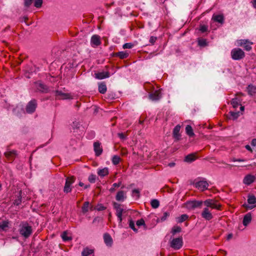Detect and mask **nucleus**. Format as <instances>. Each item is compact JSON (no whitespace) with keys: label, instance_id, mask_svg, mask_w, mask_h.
Listing matches in <instances>:
<instances>
[{"label":"nucleus","instance_id":"nucleus-1","mask_svg":"<svg viewBox=\"0 0 256 256\" xmlns=\"http://www.w3.org/2000/svg\"><path fill=\"white\" fill-rule=\"evenodd\" d=\"M18 232L24 238H28L32 233V226L26 222H22L19 225Z\"/></svg>","mask_w":256,"mask_h":256},{"label":"nucleus","instance_id":"nucleus-2","mask_svg":"<svg viewBox=\"0 0 256 256\" xmlns=\"http://www.w3.org/2000/svg\"><path fill=\"white\" fill-rule=\"evenodd\" d=\"M231 56L234 60H240L245 56L244 52L240 48H235L232 50Z\"/></svg>","mask_w":256,"mask_h":256},{"label":"nucleus","instance_id":"nucleus-3","mask_svg":"<svg viewBox=\"0 0 256 256\" xmlns=\"http://www.w3.org/2000/svg\"><path fill=\"white\" fill-rule=\"evenodd\" d=\"M248 204H244L243 206L248 210H252L256 208V198L253 194H249L248 196Z\"/></svg>","mask_w":256,"mask_h":256},{"label":"nucleus","instance_id":"nucleus-4","mask_svg":"<svg viewBox=\"0 0 256 256\" xmlns=\"http://www.w3.org/2000/svg\"><path fill=\"white\" fill-rule=\"evenodd\" d=\"M203 204L208 208L219 210L221 208V205L218 203L217 200L214 199H208L203 202Z\"/></svg>","mask_w":256,"mask_h":256},{"label":"nucleus","instance_id":"nucleus-5","mask_svg":"<svg viewBox=\"0 0 256 256\" xmlns=\"http://www.w3.org/2000/svg\"><path fill=\"white\" fill-rule=\"evenodd\" d=\"M182 238H173L170 243V247L174 250H178L180 249L182 246Z\"/></svg>","mask_w":256,"mask_h":256},{"label":"nucleus","instance_id":"nucleus-6","mask_svg":"<svg viewBox=\"0 0 256 256\" xmlns=\"http://www.w3.org/2000/svg\"><path fill=\"white\" fill-rule=\"evenodd\" d=\"M56 98L58 100H69L72 99V96L69 93H64L60 90L54 91Z\"/></svg>","mask_w":256,"mask_h":256},{"label":"nucleus","instance_id":"nucleus-7","mask_svg":"<svg viewBox=\"0 0 256 256\" xmlns=\"http://www.w3.org/2000/svg\"><path fill=\"white\" fill-rule=\"evenodd\" d=\"M37 102L36 100L33 99L27 104L26 108V112L28 114H32L35 112Z\"/></svg>","mask_w":256,"mask_h":256},{"label":"nucleus","instance_id":"nucleus-8","mask_svg":"<svg viewBox=\"0 0 256 256\" xmlns=\"http://www.w3.org/2000/svg\"><path fill=\"white\" fill-rule=\"evenodd\" d=\"M194 186L200 191H204L208 188L209 184L206 180H200L194 183Z\"/></svg>","mask_w":256,"mask_h":256},{"label":"nucleus","instance_id":"nucleus-9","mask_svg":"<svg viewBox=\"0 0 256 256\" xmlns=\"http://www.w3.org/2000/svg\"><path fill=\"white\" fill-rule=\"evenodd\" d=\"M114 207L116 210V215L118 218L119 222L121 223L122 220V213L124 212V210L122 208L120 204L116 202L114 203Z\"/></svg>","mask_w":256,"mask_h":256},{"label":"nucleus","instance_id":"nucleus-10","mask_svg":"<svg viewBox=\"0 0 256 256\" xmlns=\"http://www.w3.org/2000/svg\"><path fill=\"white\" fill-rule=\"evenodd\" d=\"M202 204V201L193 200L187 202H186L185 205L188 209L192 210L196 208L200 207Z\"/></svg>","mask_w":256,"mask_h":256},{"label":"nucleus","instance_id":"nucleus-11","mask_svg":"<svg viewBox=\"0 0 256 256\" xmlns=\"http://www.w3.org/2000/svg\"><path fill=\"white\" fill-rule=\"evenodd\" d=\"M74 182V176L69 177L66 178L64 188V192L68 193L71 192L72 188H70V186Z\"/></svg>","mask_w":256,"mask_h":256},{"label":"nucleus","instance_id":"nucleus-12","mask_svg":"<svg viewBox=\"0 0 256 256\" xmlns=\"http://www.w3.org/2000/svg\"><path fill=\"white\" fill-rule=\"evenodd\" d=\"M238 44L240 46H243L246 51H250L252 49L251 45L253 44L248 40H240L238 42Z\"/></svg>","mask_w":256,"mask_h":256},{"label":"nucleus","instance_id":"nucleus-13","mask_svg":"<svg viewBox=\"0 0 256 256\" xmlns=\"http://www.w3.org/2000/svg\"><path fill=\"white\" fill-rule=\"evenodd\" d=\"M162 98V93L160 90H156L149 94V98L152 100H158Z\"/></svg>","mask_w":256,"mask_h":256},{"label":"nucleus","instance_id":"nucleus-14","mask_svg":"<svg viewBox=\"0 0 256 256\" xmlns=\"http://www.w3.org/2000/svg\"><path fill=\"white\" fill-rule=\"evenodd\" d=\"M201 216L204 219L210 220L213 218L212 214L210 212V210L208 208H205L202 212Z\"/></svg>","mask_w":256,"mask_h":256},{"label":"nucleus","instance_id":"nucleus-15","mask_svg":"<svg viewBox=\"0 0 256 256\" xmlns=\"http://www.w3.org/2000/svg\"><path fill=\"white\" fill-rule=\"evenodd\" d=\"M94 149L96 156H100L102 152V148L101 146L100 142H94Z\"/></svg>","mask_w":256,"mask_h":256},{"label":"nucleus","instance_id":"nucleus-16","mask_svg":"<svg viewBox=\"0 0 256 256\" xmlns=\"http://www.w3.org/2000/svg\"><path fill=\"white\" fill-rule=\"evenodd\" d=\"M256 180V176L251 174L246 175L243 180V183L246 185H250Z\"/></svg>","mask_w":256,"mask_h":256},{"label":"nucleus","instance_id":"nucleus-17","mask_svg":"<svg viewBox=\"0 0 256 256\" xmlns=\"http://www.w3.org/2000/svg\"><path fill=\"white\" fill-rule=\"evenodd\" d=\"M91 44L93 46H97L100 44V38L98 35H94L91 38Z\"/></svg>","mask_w":256,"mask_h":256},{"label":"nucleus","instance_id":"nucleus-18","mask_svg":"<svg viewBox=\"0 0 256 256\" xmlns=\"http://www.w3.org/2000/svg\"><path fill=\"white\" fill-rule=\"evenodd\" d=\"M95 77L98 80H102L108 78L110 76V74L108 72H102L95 74Z\"/></svg>","mask_w":256,"mask_h":256},{"label":"nucleus","instance_id":"nucleus-19","mask_svg":"<svg viewBox=\"0 0 256 256\" xmlns=\"http://www.w3.org/2000/svg\"><path fill=\"white\" fill-rule=\"evenodd\" d=\"M180 126L178 124L176 125L173 130V136L177 140H180Z\"/></svg>","mask_w":256,"mask_h":256},{"label":"nucleus","instance_id":"nucleus-20","mask_svg":"<svg viewBox=\"0 0 256 256\" xmlns=\"http://www.w3.org/2000/svg\"><path fill=\"white\" fill-rule=\"evenodd\" d=\"M126 198V192L123 190H120L118 192L116 198L118 201L123 202Z\"/></svg>","mask_w":256,"mask_h":256},{"label":"nucleus","instance_id":"nucleus-21","mask_svg":"<svg viewBox=\"0 0 256 256\" xmlns=\"http://www.w3.org/2000/svg\"><path fill=\"white\" fill-rule=\"evenodd\" d=\"M252 214L250 213H248L244 215L242 221V224L244 226H247L252 221Z\"/></svg>","mask_w":256,"mask_h":256},{"label":"nucleus","instance_id":"nucleus-22","mask_svg":"<svg viewBox=\"0 0 256 256\" xmlns=\"http://www.w3.org/2000/svg\"><path fill=\"white\" fill-rule=\"evenodd\" d=\"M104 242L106 246H111L112 244V240L111 236L108 234L104 235Z\"/></svg>","mask_w":256,"mask_h":256},{"label":"nucleus","instance_id":"nucleus-23","mask_svg":"<svg viewBox=\"0 0 256 256\" xmlns=\"http://www.w3.org/2000/svg\"><path fill=\"white\" fill-rule=\"evenodd\" d=\"M9 226V222L7 220L0 222V231H6Z\"/></svg>","mask_w":256,"mask_h":256},{"label":"nucleus","instance_id":"nucleus-24","mask_svg":"<svg viewBox=\"0 0 256 256\" xmlns=\"http://www.w3.org/2000/svg\"><path fill=\"white\" fill-rule=\"evenodd\" d=\"M212 20L221 24L224 22V17L222 14L213 15Z\"/></svg>","mask_w":256,"mask_h":256},{"label":"nucleus","instance_id":"nucleus-25","mask_svg":"<svg viewBox=\"0 0 256 256\" xmlns=\"http://www.w3.org/2000/svg\"><path fill=\"white\" fill-rule=\"evenodd\" d=\"M196 157L194 154H188L185 157L184 160L188 162H191L196 160Z\"/></svg>","mask_w":256,"mask_h":256},{"label":"nucleus","instance_id":"nucleus-26","mask_svg":"<svg viewBox=\"0 0 256 256\" xmlns=\"http://www.w3.org/2000/svg\"><path fill=\"white\" fill-rule=\"evenodd\" d=\"M98 176L102 177L107 176L108 174V170L107 168H104L102 169L99 170L98 171Z\"/></svg>","mask_w":256,"mask_h":256},{"label":"nucleus","instance_id":"nucleus-27","mask_svg":"<svg viewBox=\"0 0 256 256\" xmlns=\"http://www.w3.org/2000/svg\"><path fill=\"white\" fill-rule=\"evenodd\" d=\"M247 90L250 95L252 96L256 94V86L249 85L247 88Z\"/></svg>","mask_w":256,"mask_h":256},{"label":"nucleus","instance_id":"nucleus-28","mask_svg":"<svg viewBox=\"0 0 256 256\" xmlns=\"http://www.w3.org/2000/svg\"><path fill=\"white\" fill-rule=\"evenodd\" d=\"M186 134L190 137H192L194 136L192 127L190 125H187L186 126Z\"/></svg>","mask_w":256,"mask_h":256},{"label":"nucleus","instance_id":"nucleus-29","mask_svg":"<svg viewBox=\"0 0 256 256\" xmlns=\"http://www.w3.org/2000/svg\"><path fill=\"white\" fill-rule=\"evenodd\" d=\"M98 91L100 94H104L106 92V86L104 82L100 83L98 84Z\"/></svg>","mask_w":256,"mask_h":256},{"label":"nucleus","instance_id":"nucleus-30","mask_svg":"<svg viewBox=\"0 0 256 256\" xmlns=\"http://www.w3.org/2000/svg\"><path fill=\"white\" fill-rule=\"evenodd\" d=\"M188 218V215L186 214H183L180 216L176 218V220L178 223H182L183 222L186 220Z\"/></svg>","mask_w":256,"mask_h":256},{"label":"nucleus","instance_id":"nucleus-31","mask_svg":"<svg viewBox=\"0 0 256 256\" xmlns=\"http://www.w3.org/2000/svg\"><path fill=\"white\" fill-rule=\"evenodd\" d=\"M4 155L8 158H12L16 156V151L14 150L8 151L4 153Z\"/></svg>","mask_w":256,"mask_h":256},{"label":"nucleus","instance_id":"nucleus-32","mask_svg":"<svg viewBox=\"0 0 256 256\" xmlns=\"http://www.w3.org/2000/svg\"><path fill=\"white\" fill-rule=\"evenodd\" d=\"M240 102V100L238 98H232L231 100L230 104L234 108H236L238 106Z\"/></svg>","mask_w":256,"mask_h":256},{"label":"nucleus","instance_id":"nucleus-33","mask_svg":"<svg viewBox=\"0 0 256 256\" xmlns=\"http://www.w3.org/2000/svg\"><path fill=\"white\" fill-rule=\"evenodd\" d=\"M115 55L121 59H124L128 57V54L126 52H120L116 53Z\"/></svg>","mask_w":256,"mask_h":256},{"label":"nucleus","instance_id":"nucleus-34","mask_svg":"<svg viewBox=\"0 0 256 256\" xmlns=\"http://www.w3.org/2000/svg\"><path fill=\"white\" fill-rule=\"evenodd\" d=\"M170 214L169 212H164L163 216L160 218L157 219L158 222H162L166 220V218L170 216Z\"/></svg>","mask_w":256,"mask_h":256},{"label":"nucleus","instance_id":"nucleus-35","mask_svg":"<svg viewBox=\"0 0 256 256\" xmlns=\"http://www.w3.org/2000/svg\"><path fill=\"white\" fill-rule=\"evenodd\" d=\"M37 88L40 92H48V88L44 84H38V87Z\"/></svg>","mask_w":256,"mask_h":256},{"label":"nucleus","instance_id":"nucleus-36","mask_svg":"<svg viewBox=\"0 0 256 256\" xmlns=\"http://www.w3.org/2000/svg\"><path fill=\"white\" fill-rule=\"evenodd\" d=\"M120 160H121V158H120V157L119 156L114 155L112 156V163L114 165H117L119 164Z\"/></svg>","mask_w":256,"mask_h":256},{"label":"nucleus","instance_id":"nucleus-37","mask_svg":"<svg viewBox=\"0 0 256 256\" xmlns=\"http://www.w3.org/2000/svg\"><path fill=\"white\" fill-rule=\"evenodd\" d=\"M182 230V228L180 226H174L172 229L171 232L172 235L174 236L176 234L180 232Z\"/></svg>","mask_w":256,"mask_h":256},{"label":"nucleus","instance_id":"nucleus-38","mask_svg":"<svg viewBox=\"0 0 256 256\" xmlns=\"http://www.w3.org/2000/svg\"><path fill=\"white\" fill-rule=\"evenodd\" d=\"M93 252V250L89 249L88 248H85L84 249L82 252V256H88Z\"/></svg>","mask_w":256,"mask_h":256},{"label":"nucleus","instance_id":"nucleus-39","mask_svg":"<svg viewBox=\"0 0 256 256\" xmlns=\"http://www.w3.org/2000/svg\"><path fill=\"white\" fill-rule=\"evenodd\" d=\"M151 206L154 208H158L160 206L159 201L156 199H153L150 202Z\"/></svg>","mask_w":256,"mask_h":256},{"label":"nucleus","instance_id":"nucleus-40","mask_svg":"<svg viewBox=\"0 0 256 256\" xmlns=\"http://www.w3.org/2000/svg\"><path fill=\"white\" fill-rule=\"evenodd\" d=\"M22 191L20 192L19 195L18 196L17 198L14 200V205L18 206L22 202V196H21Z\"/></svg>","mask_w":256,"mask_h":256},{"label":"nucleus","instance_id":"nucleus-41","mask_svg":"<svg viewBox=\"0 0 256 256\" xmlns=\"http://www.w3.org/2000/svg\"><path fill=\"white\" fill-rule=\"evenodd\" d=\"M62 238L64 242H67L72 240L71 237L68 236V233L64 232L62 234Z\"/></svg>","mask_w":256,"mask_h":256},{"label":"nucleus","instance_id":"nucleus-42","mask_svg":"<svg viewBox=\"0 0 256 256\" xmlns=\"http://www.w3.org/2000/svg\"><path fill=\"white\" fill-rule=\"evenodd\" d=\"M230 117L229 118H232V120H236L239 116V112H230Z\"/></svg>","mask_w":256,"mask_h":256},{"label":"nucleus","instance_id":"nucleus-43","mask_svg":"<svg viewBox=\"0 0 256 256\" xmlns=\"http://www.w3.org/2000/svg\"><path fill=\"white\" fill-rule=\"evenodd\" d=\"M88 207H89V202H85L84 204V205L82 207V212L84 213L87 212L88 210Z\"/></svg>","mask_w":256,"mask_h":256},{"label":"nucleus","instance_id":"nucleus-44","mask_svg":"<svg viewBox=\"0 0 256 256\" xmlns=\"http://www.w3.org/2000/svg\"><path fill=\"white\" fill-rule=\"evenodd\" d=\"M96 176L95 174H91L89 176L88 180L90 183H94L96 182Z\"/></svg>","mask_w":256,"mask_h":256},{"label":"nucleus","instance_id":"nucleus-45","mask_svg":"<svg viewBox=\"0 0 256 256\" xmlns=\"http://www.w3.org/2000/svg\"><path fill=\"white\" fill-rule=\"evenodd\" d=\"M129 226L135 232H138V230L135 228L134 222L132 220H129Z\"/></svg>","mask_w":256,"mask_h":256},{"label":"nucleus","instance_id":"nucleus-46","mask_svg":"<svg viewBox=\"0 0 256 256\" xmlns=\"http://www.w3.org/2000/svg\"><path fill=\"white\" fill-rule=\"evenodd\" d=\"M42 4V0H34V6L37 8H40Z\"/></svg>","mask_w":256,"mask_h":256},{"label":"nucleus","instance_id":"nucleus-47","mask_svg":"<svg viewBox=\"0 0 256 256\" xmlns=\"http://www.w3.org/2000/svg\"><path fill=\"white\" fill-rule=\"evenodd\" d=\"M198 44L200 46H204L206 45V41L205 39H203V38L198 39Z\"/></svg>","mask_w":256,"mask_h":256},{"label":"nucleus","instance_id":"nucleus-48","mask_svg":"<svg viewBox=\"0 0 256 256\" xmlns=\"http://www.w3.org/2000/svg\"><path fill=\"white\" fill-rule=\"evenodd\" d=\"M80 124L79 122L74 121L72 122V126L74 129V128H78L80 126Z\"/></svg>","mask_w":256,"mask_h":256},{"label":"nucleus","instance_id":"nucleus-49","mask_svg":"<svg viewBox=\"0 0 256 256\" xmlns=\"http://www.w3.org/2000/svg\"><path fill=\"white\" fill-rule=\"evenodd\" d=\"M34 0H24V5L25 7H29L32 3Z\"/></svg>","mask_w":256,"mask_h":256},{"label":"nucleus","instance_id":"nucleus-50","mask_svg":"<svg viewBox=\"0 0 256 256\" xmlns=\"http://www.w3.org/2000/svg\"><path fill=\"white\" fill-rule=\"evenodd\" d=\"M133 46H134L133 44H132V43H126L123 45L122 48L124 49L131 48H132Z\"/></svg>","mask_w":256,"mask_h":256},{"label":"nucleus","instance_id":"nucleus-51","mask_svg":"<svg viewBox=\"0 0 256 256\" xmlns=\"http://www.w3.org/2000/svg\"><path fill=\"white\" fill-rule=\"evenodd\" d=\"M200 30L202 32H204L208 30V26L205 25H201L200 28Z\"/></svg>","mask_w":256,"mask_h":256},{"label":"nucleus","instance_id":"nucleus-52","mask_svg":"<svg viewBox=\"0 0 256 256\" xmlns=\"http://www.w3.org/2000/svg\"><path fill=\"white\" fill-rule=\"evenodd\" d=\"M136 224L138 226H141L144 225V221L142 218H141V219L137 220Z\"/></svg>","mask_w":256,"mask_h":256},{"label":"nucleus","instance_id":"nucleus-53","mask_svg":"<svg viewBox=\"0 0 256 256\" xmlns=\"http://www.w3.org/2000/svg\"><path fill=\"white\" fill-rule=\"evenodd\" d=\"M19 110L22 111V110L21 108L16 106L15 108L14 109L13 112L15 114H16L18 116H20V114H18Z\"/></svg>","mask_w":256,"mask_h":256},{"label":"nucleus","instance_id":"nucleus-54","mask_svg":"<svg viewBox=\"0 0 256 256\" xmlns=\"http://www.w3.org/2000/svg\"><path fill=\"white\" fill-rule=\"evenodd\" d=\"M118 135L121 140H124L126 138V136L123 133H118Z\"/></svg>","mask_w":256,"mask_h":256},{"label":"nucleus","instance_id":"nucleus-55","mask_svg":"<svg viewBox=\"0 0 256 256\" xmlns=\"http://www.w3.org/2000/svg\"><path fill=\"white\" fill-rule=\"evenodd\" d=\"M156 39H157L156 37L152 36H150V42L153 44L156 41Z\"/></svg>","mask_w":256,"mask_h":256},{"label":"nucleus","instance_id":"nucleus-56","mask_svg":"<svg viewBox=\"0 0 256 256\" xmlns=\"http://www.w3.org/2000/svg\"><path fill=\"white\" fill-rule=\"evenodd\" d=\"M251 145L254 147V149L256 151V138H254L252 140Z\"/></svg>","mask_w":256,"mask_h":256},{"label":"nucleus","instance_id":"nucleus-57","mask_svg":"<svg viewBox=\"0 0 256 256\" xmlns=\"http://www.w3.org/2000/svg\"><path fill=\"white\" fill-rule=\"evenodd\" d=\"M102 218H100V217H96L95 218L94 220H93V222H92V223H96V222H100V221L102 220Z\"/></svg>","mask_w":256,"mask_h":256},{"label":"nucleus","instance_id":"nucleus-58","mask_svg":"<svg viewBox=\"0 0 256 256\" xmlns=\"http://www.w3.org/2000/svg\"><path fill=\"white\" fill-rule=\"evenodd\" d=\"M132 194H138V196L139 197L140 191L137 189H134L132 190Z\"/></svg>","mask_w":256,"mask_h":256},{"label":"nucleus","instance_id":"nucleus-59","mask_svg":"<svg viewBox=\"0 0 256 256\" xmlns=\"http://www.w3.org/2000/svg\"><path fill=\"white\" fill-rule=\"evenodd\" d=\"M245 148L248 151H250V152H252V150L250 147V145H246L245 146Z\"/></svg>","mask_w":256,"mask_h":256},{"label":"nucleus","instance_id":"nucleus-60","mask_svg":"<svg viewBox=\"0 0 256 256\" xmlns=\"http://www.w3.org/2000/svg\"><path fill=\"white\" fill-rule=\"evenodd\" d=\"M120 184H121V182H118V183H114L113 184H112V186L114 187V188H118L119 186H120Z\"/></svg>","mask_w":256,"mask_h":256},{"label":"nucleus","instance_id":"nucleus-61","mask_svg":"<svg viewBox=\"0 0 256 256\" xmlns=\"http://www.w3.org/2000/svg\"><path fill=\"white\" fill-rule=\"evenodd\" d=\"M106 209V208L102 206H100L98 208L97 210H104Z\"/></svg>","mask_w":256,"mask_h":256},{"label":"nucleus","instance_id":"nucleus-62","mask_svg":"<svg viewBox=\"0 0 256 256\" xmlns=\"http://www.w3.org/2000/svg\"><path fill=\"white\" fill-rule=\"evenodd\" d=\"M127 154H128V152L126 150H122V154L123 156H126Z\"/></svg>","mask_w":256,"mask_h":256},{"label":"nucleus","instance_id":"nucleus-63","mask_svg":"<svg viewBox=\"0 0 256 256\" xmlns=\"http://www.w3.org/2000/svg\"><path fill=\"white\" fill-rule=\"evenodd\" d=\"M168 166L170 167H173L175 166V163L174 162H170L168 164Z\"/></svg>","mask_w":256,"mask_h":256},{"label":"nucleus","instance_id":"nucleus-64","mask_svg":"<svg viewBox=\"0 0 256 256\" xmlns=\"http://www.w3.org/2000/svg\"><path fill=\"white\" fill-rule=\"evenodd\" d=\"M232 237V234H228V236H227V239L228 240H230Z\"/></svg>","mask_w":256,"mask_h":256}]
</instances>
